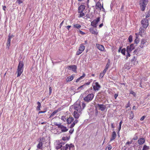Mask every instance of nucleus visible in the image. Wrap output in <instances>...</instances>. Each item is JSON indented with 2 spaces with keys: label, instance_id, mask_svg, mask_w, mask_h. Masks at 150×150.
Returning <instances> with one entry per match:
<instances>
[{
  "label": "nucleus",
  "instance_id": "nucleus-1",
  "mask_svg": "<svg viewBox=\"0 0 150 150\" xmlns=\"http://www.w3.org/2000/svg\"><path fill=\"white\" fill-rule=\"evenodd\" d=\"M24 64L22 61H20L19 62L18 68L16 71V73H17V77L20 76L23 71Z\"/></svg>",
  "mask_w": 150,
  "mask_h": 150
},
{
  "label": "nucleus",
  "instance_id": "nucleus-2",
  "mask_svg": "<svg viewBox=\"0 0 150 150\" xmlns=\"http://www.w3.org/2000/svg\"><path fill=\"white\" fill-rule=\"evenodd\" d=\"M69 110L71 112L73 111H82V109L79 103H75L74 105L71 106L69 109Z\"/></svg>",
  "mask_w": 150,
  "mask_h": 150
},
{
  "label": "nucleus",
  "instance_id": "nucleus-3",
  "mask_svg": "<svg viewBox=\"0 0 150 150\" xmlns=\"http://www.w3.org/2000/svg\"><path fill=\"white\" fill-rule=\"evenodd\" d=\"M148 3V0H140L139 5L141 10L142 11H144Z\"/></svg>",
  "mask_w": 150,
  "mask_h": 150
},
{
  "label": "nucleus",
  "instance_id": "nucleus-4",
  "mask_svg": "<svg viewBox=\"0 0 150 150\" xmlns=\"http://www.w3.org/2000/svg\"><path fill=\"white\" fill-rule=\"evenodd\" d=\"M94 97V95L93 93L89 94L86 96L84 98L83 100L87 103L91 101Z\"/></svg>",
  "mask_w": 150,
  "mask_h": 150
},
{
  "label": "nucleus",
  "instance_id": "nucleus-5",
  "mask_svg": "<svg viewBox=\"0 0 150 150\" xmlns=\"http://www.w3.org/2000/svg\"><path fill=\"white\" fill-rule=\"evenodd\" d=\"M141 23L143 27L146 29L149 25L148 20L147 19L144 18L141 21Z\"/></svg>",
  "mask_w": 150,
  "mask_h": 150
},
{
  "label": "nucleus",
  "instance_id": "nucleus-6",
  "mask_svg": "<svg viewBox=\"0 0 150 150\" xmlns=\"http://www.w3.org/2000/svg\"><path fill=\"white\" fill-rule=\"evenodd\" d=\"M85 46L83 44H81L80 45L78 50L76 52V54L77 55L81 54L85 50Z\"/></svg>",
  "mask_w": 150,
  "mask_h": 150
},
{
  "label": "nucleus",
  "instance_id": "nucleus-7",
  "mask_svg": "<svg viewBox=\"0 0 150 150\" xmlns=\"http://www.w3.org/2000/svg\"><path fill=\"white\" fill-rule=\"evenodd\" d=\"M93 90L95 91H98L100 88V86L97 82H93L92 84Z\"/></svg>",
  "mask_w": 150,
  "mask_h": 150
},
{
  "label": "nucleus",
  "instance_id": "nucleus-8",
  "mask_svg": "<svg viewBox=\"0 0 150 150\" xmlns=\"http://www.w3.org/2000/svg\"><path fill=\"white\" fill-rule=\"evenodd\" d=\"M68 148L69 150H74V146L72 144H71L69 145L67 144L65 145V147L64 148L63 150H67Z\"/></svg>",
  "mask_w": 150,
  "mask_h": 150
},
{
  "label": "nucleus",
  "instance_id": "nucleus-9",
  "mask_svg": "<svg viewBox=\"0 0 150 150\" xmlns=\"http://www.w3.org/2000/svg\"><path fill=\"white\" fill-rule=\"evenodd\" d=\"M81 111H74L73 115L74 118L76 119H78L82 113Z\"/></svg>",
  "mask_w": 150,
  "mask_h": 150
},
{
  "label": "nucleus",
  "instance_id": "nucleus-10",
  "mask_svg": "<svg viewBox=\"0 0 150 150\" xmlns=\"http://www.w3.org/2000/svg\"><path fill=\"white\" fill-rule=\"evenodd\" d=\"M100 17H98L96 19H95L93 21L91 22V25L93 27H96V25L98 23V22L100 21Z\"/></svg>",
  "mask_w": 150,
  "mask_h": 150
},
{
  "label": "nucleus",
  "instance_id": "nucleus-11",
  "mask_svg": "<svg viewBox=\"0 0 150 150\" xmlns=\"http://www.w3.org/2000/svg\"><path fill=\"white\" fill-rule=\"evenodd\" d=\"M134 47L133 44H131L130 46H127V52H131L134 49Z\"/></svg>",
  "mask_w": 150,
  "mask_h": 150
},
{
  "label": "nucleus",
  "instance_id": "nucleus-12",
  "mask_svg": "<svg viewBox=\"0 0 150 150\" xmlns=\"http://www.w3.org/2000/svg\"><path fill=\"white\" fill-rule=\"evenodd\" d=\"M147 42L146 40L144 39H142L140 45V47L142 48H143L146 45V43Z\"/></svg>",
  "mask_w": 150,
  "mask_h": 150
},
{
  "label": "nucleus",
  "instance_id": "nucleus-13",
  "mask_svg": "<svg viewBox=\"0 0 150 150\" xmlns=\"http://www.w3.org/2000/svg\"><path fill=\"white\" fill-rule=\"evenodd\" d=\"M96 106H98L99 108V109L102 111L104 110L106 108V105L103 104H99L98 103L96 105Z\"/></svg>",
  "mask_w": 150,
  "mask_h": 150
},
{
  "label": "nucleus",
  "instance_id": "nucleus-14",
  "mask_svg": "<svg viewBox=\"0 0 150 150\" xmlns=\"http://www.w3.org/2000/svg\"><path fill=\"white\" fill-rule=\"evenodd\" d=\"M64 143H63L62 142H60L59 144H58L56 146V148L57 149H61V150H63L64 148L65 147V146H62V144H64Z\"/></svg>",
  "mask_w": 150,
  "mask_h": 150
},
{
  "label": "nucleus",
  "instance_id": "nucleus-15",
  "mask_svg": "<svg viewBox=\"0 0 150 150\" xmlns=\"http://www.w3.org/2000/svg\"><path fill=\"white\" fill-rule=\"evenodd\" d=\"M89 30L92 34L96 35L98 34V32L96 29H94L93 28H91Z\"/></svg>",
  "mask_w": 150,
  "mask_h": 150
},
{
  "label": "nucleus",
  "instance_id": "nucleus-16",
  "mask_svg": "<svg viewBox=\"0 0 150 150\" xmlns=\"http://www.w3.org/2000/svg\"><path fill=\"white\" fill-rule=\"evenodd\" d=\"M58 128H60L62 132H66L68 130V129H67L66 127L64 126L61 124L60 125Z\"/></svg>",
  "mask_w": 150,
  "mask_h": 150
},
{
  "label": "nucleus",
  "instance_id": "nucleus-17",
  "mask_svg": "<svg viewBox=\"0 0 150 150\" xmlns=\"http://www.w3.org/2000/svg\"><path fill=\"white\" fill-rule=\"evenodd\" d=\"M42 141V139H40V141L39 142L38 144L37 145V148L38 149H42V145L43 143L42 142H41Z\"/></svg>",
  "mask_w": 150,
  "mask_h": 150
},
{
  "label": "nucleus",
  "instance_id": "nucleus-18",
  "mask_svg": "<svg viewBox=\"0 0 150 150\" xmlns=\"http://www.w3.org/2000/svg\"><path fill=\"white\" fill-rule=\"evenodd\" d=\"M96 46L97 48L101 51H103L105 50L104 46L102 45L97 44H96Z\"/></svg>",
  "mask_w": 150,
  "mask_h": 150
},
{
  "label": "nucleus",
  "instance_id": "nucleus-19",
  "mask_svg": "<svg viewBox=\"0 0 150 150\" xmlns=\"http://www.w3.org/2000/svg\"><path fill=\"white\" fill-rule=\"evenodd\" d=\"M116 132L115 131H114L112 132V133L111 135V137L110 139V142L112 141V140L115 139L116 138Z\"/></svg>",
  "mask_w": 150,
  "mask_h": 150
},
{
  "label": "nucleus",
  "instance_id": "nucleus-20",
  "mask_svg": "<svg viewBox=\"0 0 150 150\" xmlns=\"http://www.w3.org/2000/svg\"><path fill=\"white\" fill-rule=\"evenodd\" d=\"M145 142V139L142 138H140L138 141V143L139 145L143 144Z\"/></svg>",
  "mask_w": 150,
  "mask_h": 150
},
{
  "label": "nucleus",
  "instance_id": "nucleus-21",
  "mask_svg": "<svg viewBox=\"0 0 150 150\" xmlns=\"http://www.w3.org/2000/svg\"><path fill=\"white\" fill-rule=\"evenodd\" d=\"M85 8V6L83 5H81L78 8V11H83Z\"/></svg>",
  "mask_w": 150,
  "mask_h": 150
},
{
  "label": "nucleus",
  "instance_id": "nucleus-22",
  "mask_svg": "<svg viewBox=\"0 0 150 150\" xmlns=\"http://www.w3.org/2000/svg\"><path fill=\"white\" fill-rule=\"evenodd\" d=\"M107 70L104 69L103 72L100 73L99 75V79H101L104 76V75L105 74Z\"/></svg>",
  "mask_w": 150,
  "mask_h": 150
},
{
  "label": "nucleus",
  "instance_id": "nucleus-23",
  "mask_svg": "<svg viewBox=\"0 0 150 150\" xmlns=\"http://www.w3.org/2000/svg\"><path fill=\"white\" fill-rule=\"evenodd\" d=\"M96 7L97 8H99L100 10H101L102 5L100 2L98 1L96 4Z\"/></svg>",
  "mask_w": 150,
  "mask_h": 150
},
{
  "label": "nucleus",
  "instance_id": "nucleus-24",
  "mask_svg": "<svg viewBox=\"0 0 150 150\" xmlns=\"http://www.w3.org/2000/svg\"><path fill=\"white\" fill-rule=\"evenodd\" d=\"M74 120V119L73 117H69L67 120V124H71Z\"/></svg>",
  "mask_w": 150,
  "mask_h": 150
},
{
  "label": "nucleus",
  "instance_id": "nucleus-25",
  "mask_svg": "<svg viewBox=\"0 0 150 150\" xmlns=\"http://www.w3.org/2000/svg\"><path fill=\"white\" fill-rule=\"evenodd\" d=\"M69 68L71 69L73 71H75L76 69V67L75 65H71L69 66Z\"/></svg>",
  "mask_w": 150,
  "mask_h": 150
},
{
  "label": "nucleus",
  "instance_id": "nucleus-26",
  "mask_svg": "<svg viewBox=\"0 0 150 150\" xmlns=\"http://www.w3.org/2000/svg\"><path fill=\"white\" fill-rule=\"evenodd\" d=\"M74 75H72L71 76L68 77L66 79L67 81H72L74 78Z\"/></svg>",
  "mask_w": 150,
  "mask_h": 150
},
{
  "label": "nucleus",
  "instance_id": "nucleus-27",
  "mask_svg": "<svg viewBox=\"0 0 150 150\" xmlns=\"http://www.w3.org/2000/svg\"><path fill=\"white\" fill-rule=\"evenodd\" d=\"M143 27L142 28V27H140L139 28V33L140 35L142 36V33H144L145 31V30Z\"/></svg>",
  "mask_w": 150,
  "mask_h": 150
},
{
  "label": "nucleus",
  "instance_id": "nucleus-28",
  "mask_svg": "<svg viewBox=\"0 0 150 150\" xmlns=\"http://www.w3.org/2000/svg\"><path fill=\"white\" fill-rule=\"evenodd\" d=\"M83 11H78V12L79 14L78 17L81 18L85 16V13H83Z\"/></svg>",
  "mask_w": 150,
  "mask_h": 150
},
{
  "label": "nucleus",
  "instance_id": "nucleus-29",
  "mask_svg": "<svg viewBox=\"0 0 150 150\" xmlns=\"http://www.w3.org/2000/svg\"><path fill=\"white\" fill-rule=\"evenodd\" d=\"M11 40L9 39H8L7 40V42L6 43V46L8 47V49H9V47L10 45L11 44Z\"/></svg>",
  "mask_w": 150,
  "mask_h": 150
},
{
  "label": "nucleus",
  "instance_id": "nucleus-30",
  "mask_svg": "<svg viewBox=\"0 0 150 150\" xmlns=\"http://www.w3.org/2000/svg\"><path fill=\"white\" fill-rule=\"evenodd\" d=\"M73 26L74 28L78 29H79L81 27V25L78 24H74Z\"/></svg>",
  "mask_w": 150,
  "mask_h": 150
},
{
  "label": "nucleus",
  "instance_id": "nucleus-31",
  "mask_svg": "<svg viewBox=\"0 0 150 150\" xmlns=\"http://www.w3.org/2000/svg\"><path fill=\"white\" fill-rule=\"evenodd\" d=\"M37 104L38 105L37 107V109L38 110H40V108L41 106V104L39 102H37Z\"/></svg>",
  "mask_w": 150,
  "mask_h": 150
},
{
  "label": "nucleus",
  "instance_id": "nucleus-32",
  "mask_svg": "<svg viewBox=\"0 0 150 150\" xmlns=\"http://www.w3.org/2000/svg\"><path fill=\"white\" fill-rule=\"evenodd\" d=\"M150 16V11H149L146 13L145 18L146 19Z\"/></svg>",
  "mask_w": 150,
  "mask_h": 150
},
{
  "label": "nucleus",
  "instance_id": "nucleus-33",
  "mask_svg": "<svg viewBox=\"0 0 150 150\" xmlns=\"http://www.w3.org/2000/svg\"><path fill=\"white\" fill-rule=\"evenodd\" d=\"M110 60L109 59L108 61V62L106 64V65L105 67V69L107 70L110 65Z\"/></svg>",
  "mask_w": 150,
  "mask_h": 150
},
{
  "label": "nucleus",
  "instance_id": "nucleus-34",
  "mask_svg": "<svg viewBox=\"0 0 150 150\" xmlns=\"http://www.w3.org/2000/svg\"><path fill=\"white\" fill-rule=\"evenodd\" d=\"M58 112V110H55L50 115V117H52L56 113H57Z\"/></svg>",
  "mask_w": 150,
  "mask_h": 150
},
{
  "label": "nucleus",
  "instance_id": "nucleus-35",
  "mask_svg": "<svg viewBox=\"0 0 150 150\" xmlns=\"http://www.w3.org/2000/svg\"><path fill=\"white\" fill-rule=\"evenodd\" d=\"M112 149V146L110 144L107 145L105 148V150H110Z\"/></svg>",
  "mask_w": 150,
  "mask_h": 150
},
{
  "label": "nucleus",
  "instance_id": "nucleus-36",
  "mask_svg": "<svg viewBox=\"0 0 150 150\" xmlns=\"http://www.w3.org/2000/svg\"><path fill=\"white\" fill-rule=\"evenodd\" d=\"M149 149V146L144 145L143 147L142 150H148Z\"/></svg>",
  "mask_w": 150,
  "mask_h": 150
},
{
  "label": "nucleus",
  "instance_id": "nucleus-37",
  "mask_svg": "<svg viewBox=\"0 0 150 150\" xmlns=\"http://www.w3.org/2000/svg\"><path fill=\"white\" fill-rule=\"evenodd\" d=\"M125 52H126V49L125 48H124L123 49H122L121 50V53L123 55H125Z\"/></svg>",
  "mask_w": 150,
  "mask_h": 150
},
{
  "label": "nucleus",
  "instance_id": "nucleus-38",
  "mask_svg": "<svg viewBox=\"0 0 150 150\" xmlns=\"http://www.w3.org/2000/svg\"><path fill=\"white\" fill-rule=\"evenodd\" d=\"M129 42H131L132 41V36L131 35H130L128 38Z\"/></svg>",
  "mask_w": 150,
  "mask_h": 150
},
{
  "label": "nucleus",
  "instance_id": "nucleus-39",
  "mask_svg": "<svg viewBox=\"0 0 150 150\" xmlns=\"http://www.w3.org/2000/svg\"><path fill=\"white\" fill-rule=\"evenodd\" d=\"M62 139L64 141L68 140L69 139L67 137H62Z\"/></svg>",
  "mask_w": 150,
  "mask_h": 150
},
{
  "label": "nucleus",
  "instance_id": "nucleus-40",
  "mask_svg": "<svg viewBox=\"0 0 150 150\" xmlns=\"http://www.w3.org/2000/svg\"><path fill=\"white\" fill-rule=\"evenodd\" d=\"M61 124V123L58 124L57 122H54V125L56 126H57L58 128H59Z\"/></svg>",
  "mask_w": 150,
  "mask_h": 150
},
{
  "label": "nucleus",
  "instance_id": "nucleus-41",
  "mask_svg": "<svg viewBox=\"0 0 150 150\" xmlns=\"http://www.w3.org/2000/svg\"><path fill=\"white\" fill-rule=\"evenodd\" d=\"M85 76V74L84 73L83 74L82 76H80L79 78L80 79V80L81 79H83Z\"/></svg>",
  "mask_w": 150,
  "mask_h": 150
},
{
  "label": "nucleus",
  "instance_id": "nucleus-42",
  "mask_svg": "<svg viewBox=\"0 0 150 150\" xmlns=\"http://www.w3.org/2000/svg\"><path fill=\"white\" fill-rule=\"evenodd\" d=\"M130 113H131V114H130V119H132L134 117V114L132 112H131Z\"/></svg>",
  "mask_w": 150,
  "mask_h": 150
},
{
  "label": "nucleus",
  "instance_id": "nucleus-43",
  "mask_svg": "<svg viewBox=\"0 0 150 150\" xmlns=\"http://www.w3.org/2000/svg\"><path fill=\"white\" fill-rule=\"evenodd\" d=\"M16 3H17L18 4H20L23 3V1L22 0H17L16 1Z\"/></svg>",
  "mask_w": 150,
  "mask_h": 150
},
{
  "label": "nucleus",
  "instance_id": "nucleus-44",
  "mask_svg": "<svg viewBox=\"0 0 150 150\" xmlns=\"http://www.w3.org/2000/svg\"><path fill=\"white\" fill-rule=\"evenodd\" d=\"M127 54L126 56V59H127V58L130 56V52H127Z\"/></svg>",
  "mask_w": 150,
  "mask_h": 150
},
{
  "label": "nucleus",
  "instance_id": "nucleus-45",
  "mask_svg": "<svg viewBox=\"0 0 150 150\" xmlns=\"http://www.w3.org/2000/svg\"><path fill=\"white\" fill-rule=\"evenodd\" d=\"M61 119L62 120H63V121H64V122H65V120H66L65 117L64 116H62L61 117Z\"/></svg>",
  "mask_w": 150,
  "mask_h": 150
},
{
  "label": "nucleus",
  "instance_id": "nucleus-46",
  "mask_svg": "<svg viewBox=\"0 0 150 150\" xmlns=\"http://www.w3.org/2000/svg\"><path fill=\"white\" fill-rule=\"evenodd\" d=\"M49 95H50L51 94V93H52V89L51 87H49Z\"/></svg>",
  "mask_w": 150,
  "mask_h": 150
},
{
  "label": "nucleus",
  "instance_id": "nucleus-47",
  "mask_svg": "<svg viewBox=\"0 0 150 150\" xmlns=\"http://www.w3.org/2000/svg\"><path fill=\"white\" fill-rule=\"evenodd\" d=\"M14 37V36L13 35H8V39H9L10 40H11V38H12V37Z\"/></svg>",
  "mask_w": 150,
  "mask_h": 150
},
{
  "label": "nucleus",
  "instance_id": "nucleus-48",
  "mask_svg": "<svg viewBox=\"0 0 150 150\" xmlns=\"http://www.w3.org/2000/svg\"><path fill=\"white\" fill-rule=\"evenodd\" d=\"M139 42V40L137 38H136L134 40V42L136 44H137Z\"/></svg>",
  "mask_w": 150,
  "mask_h": 150
},
{
  "label": "nucleus",
  "instance_id": "nucleus-49",
  "mask_svg": "<svg viewBox=\"0 0 150 150\" xmlns=\"http://www.w3.org/2000/svg\"><path fill=\"white\" fill-rule=\"evenodd\" d=\"M130 94H132L133 96H135L136 94L133 91H131L130 93Z\"/></svg>",
  "mask_w": 150,
  "mask_h": 150
},
{
  "label": "nucleus",
  "instance_id": "nucleus-50",
  "mask_svg": "<svg viewBox=\"0 0 150 150\" xmlns=\"http://www.w3.org/2000/svg\"><path fill=\"white\" fill-rule=\"evenodd\" d=\"M130 106V103L129 101L128 102L127 104L126 105L125 107L126 108H128V107H129Z\"/></svg>",
  "mask_w": 150,
  "mask_h": 150
},
{
  "label": "nucleus",
  "instance_id": "nucleus-51",
  "mask_svg": "<svg viewBox=\"0 0 150 150\" xmlns=\"http://www.w3.org/2000/svg\"><path fill=\"white\" fill-rule=\"evenodd\" d=\"M145 117V116H143L140 119V120L141 121L143 120Z\"/></svg>",
  "mask_w": 150,
  "mask_h": 150
},
{
  "label": "nucleus",
  "instance_id": "nucleus-52",
  "mask_svg": "<svg viewBox=\"0 0 150 150\" xmlns=\"http://www.w3.org/2000/svg\"><path fill=\"white\" fill-rule=\"evenodd\" d=\"M86 106V104L85 103H83L82 104V109H83Z\"/></svg>",
  "mask_w": 150,
  "mask_h": 150
},
{
  "label": "nucleus",
  "instance_id": "nucleus-53",
  "mask_svg": "<svg viewBox=\"0 0 150 150\" xmlns=\"http://www.w3.org/2000/svg\"><path fill=\"white\" fill-rule=\"evenodd\" d=\"M75 124L73 122L71 125L70 127V128H72L75 125Z\"/></svg>",
  "mask_w": 150,
  "mask_h": 150
},
{
  "label": "nucleus",
  "instance_id": "nucleus-54",
  "mask_svg": "<svg viewBox=\"0 0 150 150\" xmlns=\"http://www.w3.org/2000/svg\"><path fill=\"white\" fill-rule=\"evenodd\" d=\"M74 129H71L69 131V132L70 134H72L74 131Z\"/></svg>",
  "mask_w": 150,
  "mask_h": 150
},
{
  "label": "nucleus",
  "instance_id": "nucleus-55",
  "mask_svg": "<svg viewBox=\"0 0 150 150\" xmlns=\"http://www.w3.org/2000/svg\"><path fill=\"white\" fill-rule=\"evenodd\" d=\"M132 141H131L130 142H126V144L127 145V144H132Z\"/></svg>",
  "mask_w": 150,
  "mask_h": 150
},
{
  "label": "nucleus",
  "instance_id": "nucleus-56",
  "mask_svg": "<svg viewBox=\"0 0 150 150\" xmlns=\"http://www.w3.org/2000/svg\"><path fill=\"white\" fill-rule=\"evenodd\" d=\"M85 85V84H84L83 85L79 87L78 88V90H79L81 88H83V87Z\"/></svg>",
  "mask_w": 150,
  "mask_h": 150
},
{
  "label": "nucleus",
  "instance_id": "nucleus-57",
  "mask_svg": "<svg viewBox=\"0 0 150 150\" xmlns=\"http://www.w3.org/2000/svg\"><path fill=\"white\" fill-rule=\"evenodd\" d=\"M78 122V120L77 119L75 120L74 122H73L75 125V124L77 123Z\"/></svg>",
  "mask_w": 150,
  "mask_h": 150
},
{
  "label": "nucleus",
  "instance_id": "nucleus-58",
  "mask_svg": "<svg viewBox=\"0 0 150 150\" xmlns=\"http://www.w3.org/2000/svg\"><path fill=\"white\" fill-rule=\"evenodd\" d=\"M64 21H63L61 23L60 25V28H61V27L62 26L63 24L64 23Z\"/></svg>",
  "mask_w": 150,
  "mask_h": 150
},
{
  "label": "nucleus",
  "instance_id": "nucleus-59",
  "mask_svg": "<svg viewBox=\"0 0 150 150\" xmlns=\"http://www.w3.org/2000/svg\"><path fill=\"white\" fill-rule=\"evenodd\" d=\"M137 139H138V137L137 136H136L135 137H134L132 139L133 140H137Z\"/></svg>",
  "mask_w": 150,
  "mask_h": 150
},
{
  "label": "nucleus",
  "instance_id": "nucleus-60",
  "mask_svg": "<svg viewBox=\"0 0 150 150\" xmlns=\"http://www.w3.org/2000/svg\"><path fill=\"white\" fill-rule=\"evenodd\" d=\"M118 96V94H115L114 95V97L115 99H116L117 97Z\"/></svg>",
  "mask_w": 150,
  "mask_h": 150
},
{
  "label": "nucleus",
  "instance_id": "nucleus-61",
  "mask_svg": "<svg viewBox=\"0 0 150 150\" xmlns=\"http://www.w3.org/2000/svg\"><path fill=\"white\" fill-rule=\"evenodd\" d=\"M71 27V25H68L66 27V28H67L68 30H69V28Z\"/></svg>",
  "mask_w": 150,
  "mask_h": 150
},
{
  "label": "nucleus",
  "instance_id": "nucleus-62",
  "mask_svg": "<svg viewBox=\"0 0 150 150\" xmlns=\"http://www.w3.org/2000/svg\"><path fill=\"white\" fill-rule=\"evenodd\" d=\"M79 32L80 34H82L84 35V34H85V33L83 32V31H82L81 30H79Z\"/></svg>",
  "mask_w": 150,
  "mask_h": 150
},
{
  "label": "nucleus",
  "instance_id": "nucleus-63",
  "mask_svg": "<svg viewBox=\"0 0 150 150\" xmlns=\"http://www.w3.org/2000/svg\"><path fill=\"white\" fill-rule=\"evenodd\" d=\"M122 48V47H119V49H118V52H119L120 51L121 52V50H121Z\"/></svg>",
  "mask_w": 150,
  "mask_h": 150
},
{
  "label": "nucleus",
  "instance_id": "nucleus-64",
  "mask_svg": "<svg viewBox=\"0 0 150 150\" xmlns=\"http://www.w3.org/2000/svg\"><path fill=\"white\" fill-rule=\"evenodd\" d=\"M6 6H3V9L5 11L6 10Z\"/></svg>",
  "mask_w": 150,
  "mask_h": 150
}]
</instances>
